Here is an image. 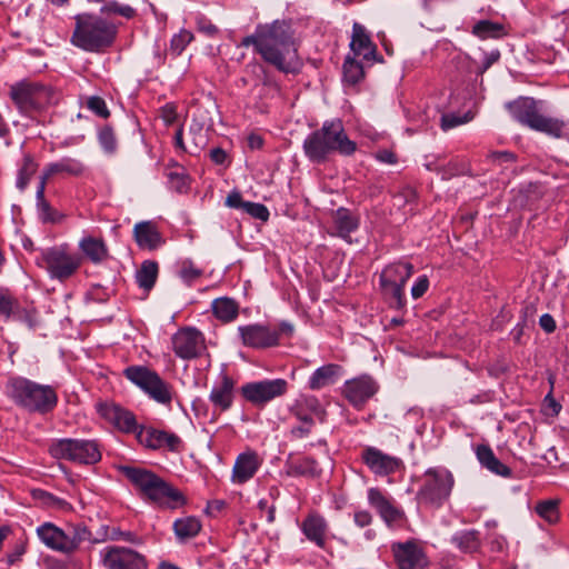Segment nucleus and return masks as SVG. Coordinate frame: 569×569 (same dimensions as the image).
<instances>
[{
	"label": "nucleus",
	"instance_id": "1",
	"mask_svg": "<svg viewBox=\"0 0 569 569\" xmlns=\"http://www.w3.org/2000/svg\"><path fill=\"white\" fill-rule=\"evenodd\" d=\"M241 46H253L266 62L286 73L299 64L298 48L291 28L284 21L259 24L253 34L242 39Z\"/></svg>",
	"mask_w": 569,
	"mask_h": 569
},
{
	"label": "nucleus",
	"instance_id": "2",
	"mask_svg": "<svg viewBox=\"0 0 569 569\" xmlns=\"http://www.w3.org/2000/svg\"><path fill=\"white\" fill-rule=\"evenodd\" d=\"M120 470L143 499L169 509H177L186 503L183 493L154 472L131 466H122Z\"/></svg>",
	"mask_w": 569,
	"mask_h": 569
},
{
	"label": "nucleus",
	"instance_id": "3",
	"mask_svg": "<svg viewBox=\"0 0 569 569\" xmlns=\"http://www.w3.org/2000/svg\"><path fill=\"white\" fill-rule=\"evenodd\" d=\"M303 150L312 162L321 163L333 152L346 157L353 154L357 143L348 138L341 120H332L306 138Z\"/></svg>",
	"mask_w": 569,
	"mask_h": 569
},
{
	"label": "nucleus",
	"instance_id": "4",
	"mask_svg": "<svg viewBox=\"0 0 569 569\" xmlns=\"http://www.w3.org/2000/svg\"><path fill=\"white\" fill-rule=\"evenodd\" d=\"M6 390L17 406L29 412L46 415L58 403L57 391L52 386L40 385L23 377L10 378Z\"/></svg>",
	"mask_w": 569,
	"mask_h": 569
},
{
	"label": "nucleus",
	"instance_id": "5",
	"mask_svg": "<svg viewBox=\"0 0 569 569\" xmlns=\"http://www.w3.org/2000/svg\"><path fill=\"white\" fill-rule=\"evenodd\" d=\"M116 36L117 27L99 16L83 13L76 17L72 43L86 51H102L113 43Z\"/></svg>",
	"mask_w": 569,
	"mask_h": 569
},
{
	"label": "nucleus",
	"instance_id": "6",
	"mask_svg": "<svg viewBox=\"0 0 569 569\" xmlns=\"http://www.w3.org/2000/svg\"><path fill=\"white\" fill-rule=\"evenodd\" d=\"M10 97L20 112L27 116L57 101V93L51 87L27 80L13 84Z\"/></svg>",
	"mask_w": 569,
	"mask_h": 569
},
{
	"label": "nucleus",
	"instance_id": "7",
	"mask_svg": "<svg viewBox=\"0 0 569 569\" xmlns=\"http://www.w3.org/2000/svg\"><path fill=\"white\" fill-rule=\"evenodd\" d=\"M124 377L143 390L158 403L169 406L173 398V387L156 371L143 366H130L123 371Z\"/></svg>",
	"mask_w": 569,
	"mask_h": 569
},
{
	"label": "nucleus",
	"instance_id": "8",
	"mask_svg": "<svg viewBox=\"0 0 569 569\" xmlns=\"http://www.w3.org/2000/svg\"><path fill=\"white\" fill-rule=\"evenodd\" d=\"M81 257L70 252L67 246H58L41 250L37 264L44 268L52 279L66 281L71 278L81 266Z\"/></svg>",
	"mask_w": 569,
	"mask_h": 569
},
{
	"label": "nucleus",
	"instance_id": "9",
	"mask_svg": "<svg viewBox=\"0 0 569 569\" xmlns=\"http://www.w3.org/2000/svg\"><path fill=\"white\" fill-rule=\"evenodd\" d=\"M455 479L445 468H430L423 475V483L418 491L421 503L440 507L450 496Z\"/></svg>",
	"mask_w": 569,
	"mask_h": 569
},
{
	"label": "nucleus",
	"instance_id": "10",
	"mask_svg": "<svg viewBox=\"0 0 569 569\" xmlns=\"http://www.w3.org/2000/svg\"><path fill=\"white\" fill-rule=\"evenodd\" d=\"M49 452L56 459L84 465H93L101 459L98 443L93 440L59 439L51 443Z\"/></svg>",
	"mask_w": 569,
	"mask_h": 569
},
{
	"label": "nucleus",
	"instance_id": "11",
	"mask_svg": "<svg viewBox=\"0 0 569 569\" xmlns=\"http://www.w3.org/2000/svg\"><path fill=\"white\" fill-rule=\"evenodd\" d=\"M171 342L174 353L186 360L201 357L207 349L203 335L194 328L178 330Z\"/></svg>",
	"mask_w": 569,
	"mask_h": 569
},
{
	"label": "nucleus",
	"instance_id": "12",
	"mask_svg": "<svg viewBox=\"0 0 569 569\" xmlns=\"http://www.w3.org/2000/svg\"><path fill=\"white\" fill-rule=\"evenodd\" d=\"M287 388L288 383L283 379L263 380L242 386L241 393L249 402L256 406H263L272 399L284 395Z\"/></svg>",
	"mask_w": 569,
	"mask_h": 569
},
{
	"label": "nucleus",
	"instance_id": "13",
	"mask_svg": "<svg viewBox=\"0 0 569 569\" xmlns=\"http://www.w3.org/2000/svg\"><path fill=\"white\" fill-rule=\"evenodd\" d=\"M103 565L108 569H146L142 555L124 547H110L103 555Z\"/></svg>",
	"mask_w": 569,
	"mask_h": 569
},
{
	"label": "nucleus",
	"instance_id": "14",
	"mask_svg": "<svg viewBox=\"0 0 569 569\" xmlns=\"http://www.w3.org/2000/svg\"><path fill=\"white\" fill-rule=\"evenodd\" d=\"M242 343L250 348L264 349L279 343V332L269 326L248 325L239 328Z\"/></svg>",
	"mask_w": 569,
	"mask_h": 569
},
{
	"label": "nucleus",
	"instance_id": "15",
	"mask_svg": "<svg viewBox=\"0 0 569 569\" xmlns=\"http://www.w3.org/2000/svg\"><path fill=\"white\" fill-rule=\"evenodd\" d=\"M378 383L370 376H360L348 380L343 386V395L356 408H361L378 391Z\"/></svg>",
	"mask_w": 569,
	"mask_h": 569
},
{
	"label": "nucleus",
	"instance_id": "16",
	"mask_svg": "<svg viewBox=\"0 0 569 569\" xmlns=\"http://www.w3.org/2000/svg\"><path fill=\"white\" fill-rule=\"evenodd\" d=\"M392 552L399 569H425L428 566L423 550L415 541L393 543Z\"/></svg>",
	"mask_w": 569,
	"mask_h": 569
},
{
	"label": "nucleus",
	"instance_id": "17",
	"mask_svg": "<svg viewBox=\"0 0 569 569\" xmlns=\"http://www.w3.org/2000/svg\"><path fill=\"white\" fill-rule=\"evenodd\" d=\"M98 411L107 421L123 432H138L141 427L137 425L134 415L114 402L98 405Z\"/></svg>",
	"mask_w": 569,
	"mask_h": 569
},
{
	"label": "nucleus",
	"instance_id": "18",
	"mask_svg": "<svg viewBox=\"0 0 569 569\" xmlns=\"http://www.w3.org/2000/svg\"><path fill=\"white\" fill-rule=\"evenodd\" d=\"M362 460L373 473L379 476L391 475L402 465L399 458L383 453L375 447H368L362 451Z\"/></svg>",
	"mask_w": 569,
	"mask_h": 569
},
{
	"label": "nucleus",
	"instance_id": "19",
	"mask_svg": "<svg viewBox=\"0 0 569 569\" xmlns=\"http://www.w3.org/2000/svg\"><path fill=\"white\" fill-rule=\"evenodd\" d=\"M137 439L141 445L153 450L166 447L171 451H177L181 443L177 435L154 428L141 427L137 432Z\"/></svg>",
	"mask_w": 569,
	"mask_h": 569
},
{
	"label": "nucleus",
	"instance_id": "20",
	"mask_svg": "<svg viewBox=\"0 0 569 569\" xmlns=\"http://www.w3.org/2000/svg\"><path fill=\"white\" fill-rule=\"evenodd\" d=\"M261 465L259 456L254 451H247L240 453L234 462L232 469L231 480L233 483L242 485L249 481Z\"/></svg>",
	"mask_w": 569,
	"mask_h": 569
},
{
	"label": "nucleus",
	"instance_id": "21",
	"mask_svg": "<svg viewBox=\"0 0 569 569\" xmlns=\"http://www.w3.org/2000/svg\"><path fill=\"white\" fill-rule=\"evenodd\" d=\"M84 171L86 166L79 159L64 157L59 161L47 164L40 177V181L47 184V181L54 176L80 177Z\"/></svg>",
	"mask_w": 569,
	"mask_h": 569
},
{
	"label": "nucleus",
	"instance_id": "22",
	"mask_svg": "<svg viewBox=\"0 0 569 569\" xmlns=\"http://www.w3.org/2000/svg\"><path fill=\"white\" fill-rule=\"evenodd\" d=\"M350 48L356 57H362L366 61H375L377 47L371 41L366 28L355 22L352 27V37Z\"/></svg>",
	"mask_w": 569,
	"mask_h": 569
},
{
	"label": "nucleus",
	"instance_id": "23",
	"mask_svg": "<svg viewBox=\"0 0 569 569\" xmlns=\"http://www.w3.org/2000/svg\"><path fill=\"white\" fill-rule=\"evenodd\" d=\"M234 386V380L226 372L220 375V381L214 385L209 396V400L216 409L226 411L231 407Z\"/></svg>",
	"mask_w": 569,
	"mask_h": 569
},
{
	"label": "nucleus",
	"instance_id": "24",
	"mask_svg": "<svg viewBox=\"0 0 569 569\" xmlns=\"http://www.w3.org/2000/svg\"><path fill=\"white\" fill-rule=\"evenodd\" d=\"M507 108L515 120L532 129L539 114L537 101L533 98H519L509 102Z\"/></svg>",
	"mask_w": 569,
	"mask_h": 569
},
{
	"label": "nucleus",
	"instance_id": "25",
	"mask_svg": "<svg viewBox=\"0 0 569 569\" xmlns=\"http://www.w3.org/2000/svg\"><path fill=\"white\" fill-rule=\"evenodd\" d=\"M134 240L142 249L154 250L163 242L157 227L151 221H142L133 228Z\"/></svg>",
	"mask_w": 569,
	"mask_h": 569
},
{
	"label": "nucleus",
	"instance_id": "26",
	"mask_svg": "<svg viewBox=\"0 0 569 569\" xmlns=\"http://www.w3.org/2000/svg\"><path fill=\"white\" fill-rule=\"evenodd\" d=\"M327 528L326 520L318 515H309L301 526L306 537L320 548H323L326 545Z\"/></svg>",
	"mask_w": 569,
	"mask_h": 569
},
{
	"label": "nucleus",
	"instance_id": "27",
	"mask_svg": "<svg viewBox=\"0 0 569 569\" xmlns=\"http://www.w3.org/2000/svg\"><path fill=\"white\" fill-rule=\"evenodd\" d=\"M413 267L409 262H397L387 266L380 274V284H402L411 277Z\"/></svg>",
	"mask_w": 569,
	"mask_h": 569
},
{
	"label": "nucleus",
	"instance_id": "28",
	"mask_svg": "<svg viewBox=\"0 0 569 569\" xmlns=\"http://www.w3.org/2000/svg\"><path fill=\"white\" fill-rule=\"evenodd\" d=\"M41 541L53 550L67 553L64 529L47 522L40 526L37 530Z\"/></svg>",
	"mask_w": 569,
	"mask_h": 569
},
{
	"label": "nucleus",
	"instance_id": "29",
	"mask_svg": "<svg viewBox=\"0 0 569 569\" xmlns=\"http://www.w3.org/2000/svg\"><path fill=\"white\" fill-rule=\"evenodd\" d=\"M476 456L480 465L487 468L489 471L502 476L509 477L511 475L510 468L505 466L493 453L492 449L488 445H479L476 448Z\"/></svg>",
	"mask_w": 569,
	"mask_h": 569
},
{
	"label": "nucleus",
	"instance_id": "30",
	"mask_svg": "<svg viewBox=\"0 0 569 569\" xmlns=\"http://www.w3.org/2000/svg\"><path fill=\"white\" fill-rule=\"evenodd\" d=\"M336 234L347 239L359 226V219L347 208H339L332 214Z\"/></svg>",
	"mask_w": 569,
	"mask_h": 569
},
{
	"label": "nucleus",
	"instance_id": "31",
	"mask_svg": "<svg viewBox=\"0 0 569 569\" xmlns=\"http://www.w3.org/2000/svg\"><path fill=\"white\" fill-rule=\"evenodd\" d=\"M79 247L93 263H100L108 258V248L101 238L84 237L80 241Z\"/></svg>",
	"mask_w": 569,
	"mask_h": 569
},
{
	"label": "nucleus",
	"instance_id": "32",
	"mask_svg": "<svg viewBox=\"0 0 569 569\" xmlns=\"http://www.w3.org/2000/svg\"><path fill=\"white\" fill-rule=\"evenodd\" d=\"M67 553L77 550L82 542L91 541L97 542L93 539L91 532L83 525H67L64 528Z\"/></svg>",
	"mask_w": 569,
	"mask_h": 569
},
{
	"label": "nucleus",
	"instance_id": "33",
	"mask_svg": "<svg viewBox=\"0 0 569 569\" xmlns=\"http://www.w3.org/2000/svg\"><path fill=\"white\" fill-rule=\"evenodd\" d=\"M340 371L341 367L335 363H329L318 368L310 377L309 388L318 390L333 383Z\"/></svg>",
	"mask_w": 569,
	"mask_h": 569
},
{
	"label": "nucleus",
	"instance_id": "34",
	"mask_svg": "<svg viewBox=\"0 0 569 569\" xmlns=\"http://www.w3.org/2000/svg\"><path fill=\"white\" fill-rule=\"evenodd\" d=\"M369 502L378 510L386 522L391 523L400 518V512L383 497L378 489H370Z\"/></svg>",
	"mask_w": 569,
	"mask_h": 569
},
{
	"label": "nucleus",
	"instance_id": "35",
	"mask_svg": "<svg viewBox=\"0 0 569 569\" xmlns=\"http://www.w3.org/2000/svg\"><path fill=\"white\" fill-rule=\"evenodd\" d=\"M566 122L562 119L548 117L539 112L532 130L543 132L553 138H561Z\"/></svg>",
	"mask_w": 569,
	"mask_h": 569
},
{
	"label": "nucleus",
	"instance_id": "36",
	"mask_svg": "<svg viewBox=\"0 0 569 569\" xmlns=\"http://www.w3.org/2000/svg\"><path fill=\"white\" fill-rule=\"evenodd\" d=\"M451 541L460 551L466 553L477 552L481 546L479 532L477 530L460 531L452 537Z\"/></svg>",
	"mask_w": 569,
	"mask_h": 569
},
{
	"label": "nucleus",
	"instance_id": "37",
	"mask_svg": "<svg viewBox=\"0 0 569 569\" xmlns=\"http://www.w3.org/2000/svg\"><path fill=\"white\" fill-rule=\"evenodd\" d=\"M158 271L159 268L156 261H143L136 274L139 287L143 288L146 291H150L156 283Z\"/></svg>",
	"mask_w": 569,
	"mask_h": 569
},
{
	"label": "nucleus",
	"instance_id": "38",
	"mask_svg": "<svg viewBox=\"0 0 569 569\" xmlns=\"http://www.w3.org/2000/svg\"><path fill=\"white\" fill-rule=\"evenodd\" d=\"M238 305L233 299L219 298L212 302V311L214 316L224 321H232L238 316Z\"/></svg>",
	"mask_w": 569,
	"mask_h": 569
},
{
	"label": "nucleus",
	"instance_id": "39",
	"mask_svg": "<svg viewBox=\"0 0 569 569\" xmlns=\"http://www.w3.org/2000/svg\"><path fill=\"white\" fill-rule=\"evenodd\" d=\"M320 470L318 463L312 458H302L290 462L288 475L290 476H305V477H318Z\"/></svg>",
	"mask_w": 569,
	"mask_h": 569
},
{
	"label": "nucleus",
	"instance_id": "40",
	"mask_svg": "<svg viewBox=\"0 0 569 569\" xmlns=\"http://www.w3.org/2000/svg\"><path fill=\"white\" fill-rule=\"evenodd\" d=\"M472 33L480 39L500 38L505 34V27L499 22L480 20L472 27Z\"/></svg>",
	"mask_w": 569,
	"mask_h": 569
},
{
	"label": "nucleus",
	"instance_id": "41",
	"mask_svg": "<svg viewBox=\"0 0 569 569\" xmlns=\"http://www.w3.org/2000/svg\"><path fill=\"white\" fill-rule=\"evenodd\" d=\"M174 532L180 539H189L197 536L201 529L200 521L194 517L178 519L174 525Z\"/></svg>",
	"mask_w": 569,
	"mask_h": 569
},
{
	"label": "nucleus",
	"instance_id": "42",
	"mask_svg": "<svg viewBox=\"0 0 569 569\" xmlns=\"http://www.w3.org/2000/svg\"><path fill=\"white\" fill-rule=\"evenodd\" d=\"M342 71L345 81L350 84L358 83L365 77L363 66L351 57L346 58Z\"/></svg>",
	"mask_w": 569,
	"mask_h": 569
},
{
	"label": "nucleus",
	"instance_id": "43",
	"mask_svg": "<svg viewBox=\"0 0 569 569\" xmlns=\"http://www.w3.org/2000/svg\"><path fill=\"white\" fill-rule=\"evenodd\" d=\"M403 288L402 284H381L382 292L389 299L390 307L401 309L405 306Z\"/></svg>",
	"mask_w": 569,
	"mask_h": 569
},
{
	"label": "nucleus",
	"instance_id": "44",
	"mask_svg": "<svg viewBox=\"0 0 569 569\" xmlns=\"http://www.w3.org/2000/svg\"><path fill=\"white\" fill-rule=\"evenodd\" d=\"M44 190H46V183L43 181L39 182V187L37 190V202L38 208L40 210L41 219L44 222H56V210L51 208L49 202L44 199Z\"/></svg>",
	"mask_w": 569,
	"mask_h": 569
},
{
	"label": "nucleus",
	"instance_id": "45",
	"mask_svg": "<svg viewBox=\"0 0 569 569\" xmlns=\"http://www.w3.org/2000/svg\"><path fill=\"white\" fill-rule=\"evenodd\" d=\"M296 406L311 413L319 422H325L327 412L316 397H305Z\"/></svg>",
	"mask_w": 569,
	"mask_h": 569
},
{
	"label": "nucleus",
	"instance_id": "46",
	"mask_svg": "<svg viewBox=\"0 0 569 569\" xmlns=\"http://www.w3.org/2000/svg\"><path fill=\"white\" fill-rule=\"evenodd\" d=\"M537 513L549 523H555L558 520V502L556 500L540 501L536 506Z\"/></svg>",
	"mask_w": 569,
	"mask_h": 569
},
{
	"label": "nucleus",
	"instance_id": "47",
	"mask_svg": "<svg viewBox=\"0 0 569 569\" xmlns=\"http://www.w3.org/2000/svg\"><path fill=\"white\" fill-rule=\"evenodd\" d=\"M189 148L187 149V152L190 154H197L202 150V148L206 144V134L202 131V128L198 127L196 130L193 127L189 130Z\"/></svg>",
	"mask_w": 569,
	"mask_h": 569
},
{
	"label": "nucleus",
	"instance_id": "48",
	"mask_svg": "<svg viewBox=\"0 0 569 569\" xmlns=\"http://www.w3.org/2000/svg\"><path fill=\"white\" fill-rule=\"evenodd\" d=\"M99 142L108 153H113L117 149V139L111 127L104 126L99 131Z\"/></svg>",
	"mask_w": 569,
	"mask_h": 569
},
{
	"label": "nucleus",
	"instance_id": "49",
	"mask_svg": "<svg viewBox=\"0 0 569 569\" xmlns=\"http://www.w3.org/2000/svg\"><path fill=\"white\" fill-rule=\"evenodd\" d=\"M435 170L441 173L442 179L448 180L452 177L463 174L466 172V167L458 160H451L445 166L437 167Z\"/></svg>",
	"mask_w": 569,
	"mask_h": 569
},
{
	"label": "nucleus",
	"instance_id": "50",
	"mask_svg": "<svg viewBox=\"0 0 569 569\" xmlns=\"http://www.w3.org/2000/svg\"><path fill=\"white\" fill-rule=\"evenodd\" d=\"M87 108L100 118L107 119L110 116L106 101L101 97H89L87 100Z\"/></svg>",
	"mask_w": 569,
	"mask_h": 569
},
{
	"label": "nucleus",
	"instance_id": "51",
	"mask_svg": "<svg viewBox=\"0 0 569 569\" xmlns=\"http://www.w3.org/2000/svg\"><path fill=\"white\" fill-rule=\"evenodd\" d=\"M101 12L103 13H116L127 19L132 18L136 14L133 8L127 4H120L117 1H111L102 7Z\"/></svg>",
	"mask_w": 569,
	"mask_h": 569
},
{
	"label": "nucleus",
	"instance_id": "52",
	"mask_svg": "<svg viewBox=\"0 0 569 569\" xmlns=\"http://www.w3.org/2000/svg\"><path fill=\"white\" fill-rule=\"evenodd\" d=\"M202 276V271L196 268L192 262L184 261L180 269V277L182 280L191 284L194 280L199 279Z\"/></svg>",
	"mask_w": 569,
	"mask_h": 569
},
{
	"label": "nucleus",
	"instance_id": "53",
	"mask_svg": "<svg viewBox=\"0 0 569 569\" xmlns=\"http://www.w3.org/2000/svg\"><path fill=\"white\" fill-rule=\"evenodd\" d=\"M34 170H36V167H34L33 161L31 159L27 158L23 167L21 168V170L19 172V177L17 180V186L19 189L23 190L27 187Z\"/></svg>",
	"mask_w": 569,
	"mask_h": 569
},
{
	"label": "nucleus",
	"instance_id": "54",
	"mask_svg": "<svg viewBox=\"0 0 569 569\" xmlns=\"http://www.w3.org/2000/svg\"><path fill=\"white\" fill-rule=\"evenodd\" d=\"M243 211L261 221H267L269 218V211L267 207L261 203L247 201Z\"/></svg>",
	"mask_w": 569,
	"mask_h": 569
},
{
	"label": "nucleus",
	"instance_id": "55",
	"mask_svg": "<svg viewBox=\"0 0 569 569\" xmlns=\"http://www.w3.org/2000/svg\"><path fill=\"white\" fill-rule=\"evenodd\" d=\"M471 119H472V117L469 116V113L465 114L463 117H457L453 114H445L441 118V128L443 130H448V129L455 128L459 124L466 123Z\"/></svg>",
	"mask_w": 569,
	"mask_h": 569
},
{
	"label": "nucleus",
	"instance_id": "56",
	"mask_svg": "<svg viewBox=\"0 0 569 569\" xmlns=\"http://www.w3.org/2000/svg\"><path fill=\"white\" fill-rule=\"evenodd\" d=\"M171 186L179 192L187 188V176L182 171H171L168 173Z\"/></svg>",
	"mask_w": 569,
	"mask_h": 569
},
{
	"label": "nucleus",
	"instance_id": "57",
	"mask_svg": "<svg viewBox=\"0 0 569 569\" xmlns=\"http://www.w3.org/2000/svg\"><path fill=\"white\" fill-rule=\"evenodd\" d=\"M488 158L498 166H502L507 162H515L516 161V154L509 151H493L488 154Z\"/></svg>",
	"mask_w": 569,
	"mask_h": 569
},
{
	"label": "nucleus",
	"instance_id": "58",
	"mask_svg": "<svg viewBox=\"0 0 569 569\" xmlns=\"http://www.w3.org/2000/svg\"><path fill=\"white\" fill-rule=\"evenodd\" d=\"M192 36L189 32H181L180 34L173 37L171 41V48L180 53L186 46L191 41Z\"/></svg>",
	"mask_w": 569,
	"mask_h": 569
},
{
	"label": "nucleus",
	"instance_id": "59",
	"mask_svg": "<svg viewBox=\"0 0 569 569\" xmlns=\"http://www.w3.org/2000/svg\"><path fill=\"white\" fill-rule=\"evenodd\" d=\"M417 192L412 187L406 186L403 187L397 194L396 199L399 200L401 204L411 203L416 200Z\"/></svg>",
	"mask_w": 569,
	"mask_h": 569
},
{
	"label": "nucleus",
	"instance_id": "60",
	"mask_svg": "<svg viewBox=\"0 0 569 569\" xmlns=\"http://www.w3.org/2000/svg\"><path fill=\"white\" fill-rule=\"evenodd\" d=\"M160 117L166 124L170 126L177 120V110L173 104H166L160 109Z\"/></svg>",
	"mask_w": 569,
	"mask_h": 569
},
{
	"label": "nucleus",
	"instance_id": "61",
	"mask_svg": "<svg viewBox=\"0 0 569 569\" xmlns=\"http://www.w3.org/2000/svg\"><path fill=\"white\" fill-rule=\"evenodd\" d=\"M429 287V280L426 276L420 277L411 289V295L415 299L422 297Z\"/></svg>",
	"mask_w": 569,
	"mask_h": 569
},
{
	"label": "nucleus",
	"instance_id": "62",
	"mask_svg": "<svg viewBox=\"0 0 569 569\" xmlns=\"http://www.w3.org/2000/svg\"><path fill=\"white\" fill-rule=\"evenodd\" d=\"M246 202L247 201L242 200V197H241L240 192H238V191L230 192L226 199V206H228L229 208L241 209V210L244 209Z\"/></svg>",
	"mask_w": 569,
	"mask_h": 569
},
{
	"label": "nucleus",
	"instance_id": "63",
	"mask_svg": "<svg viewBox=\"0 0 569 569\" xmlns=\"http://www.w3.org/2000/svg\"><path fill=\"white\" fill-rule=\"evenodd\" d=\"M198 29L207 36H216L218 33V28L208 19L200 18L198 20Z\"/></svg>",
	"mask_w": 569,
	"mask_h": 569
},
{
	"label": "nucleus",
	"instance_id": "64",
	"mask_svg": "<svg viewBox=\"0 0 569 569\" xmlns=\"http://www.w3.org/2000/svg\"><path fill=\"white\" fill-rule=\"evenodd\" d=\"M14 302L11 298L0 295V315L10 317L13 313Z\"/></svg>",
	"mask_w": 569,
	"mask_h": 569
}]
</instances>
